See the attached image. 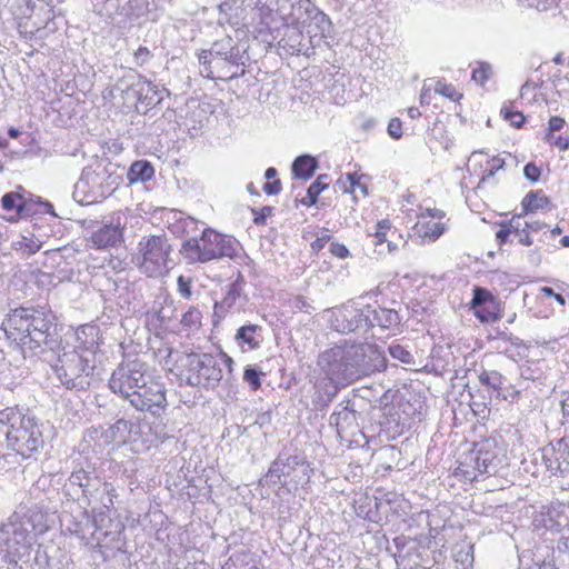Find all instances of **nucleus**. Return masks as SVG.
<instances>
[{"label":"nucleus","instance_id":"obj_35","mask_svg":"<svg viewBox=\"0 0 569 569\" xmlns=\"http://www.w3.org/2000/svg\"><path fill=\"white\" fill-rule=\"evenodd\" d=\"M24 418L27 417L11 408H7L0 411V423L8 427V429H13Z\"/></svg>","mask_w":569,"mask_h":569},{"label":"nucleus","instance_id":"obj_28","mask_svg":"<svg viewBox=\"0 0 569 569\" xmlns=\"http://www.w3.org/2000/svg\"><path fill=\"white\" fill-rule=\"evenodd\" d=\"M141 88L143 90L141 93L139 107L143 106L146 110L161 102L163 99L162 92L169 94L167 89L159 90L154 83L143 78L141 81Z\"/></svg>","mask_w":569,"mask_h":569},{"label":"nucleus","instance_id":"obj_22","mask_svg":"<svg viewBox=\"0 0 569 569\" xmlns=\"http://www.w3.org/2000/svg\"><path fill=\"white\" fill-rule=\"evenodd\" d=\"M306 24L308 27L307 31L310 34L311 40L315 38H319V40L327 38L332 29V23L328 16L320 11L317 7L310 14Z\"/></svg>","mask_w":569,"mask_h":569},{"label":"nucleus","instance_id":"obj_51","mask_svg":"<svg viewBox=\"0 0 569 569\" xmlns=\"http://www.w3.org/2000/svg\"><path fill=\"white\" fill-rule=\"evenodd\" d=\"M503 166H505V160L499 158V157H495L491 160V167L488 170H486V172H485L483 177L481 178L480 182H483L488 178H492L498 170L503 168Z\"/></svg>","mask_w":569,"mask_h":569},{"label":"nucleus","instance_id":"obj_2","mask_svg":"<svg viewBox=\"0 0 569 569\" xmlns=\"http://www.w3.org/2000/svg\"><path fill=\"white\" fill-rule=\"evenodd\" d=\"M9 339L18 342L22 351L36 356L56 353L61 349L54 315L43 308H17L2 323ZM44 360H48L44 357Z\"/></svg>","mask_w":569,"mask_h":569},{"label":"nucleus","instance_id":"obj_11","mask_svg":"<svg viewBox=\"0 0 569 569\" xmlns=\"http://www.w3.org/2000/svg\"><path fill=\"white\" fill-rule=\"evenodd\" d=\"M33 529L30 518L18 515L11 516L0 527V548H3L10 562L17 560L33 542Z\"/></svg>","mask_w":569,"mask_h":569},{"label":"nucleus","instance_id":"obj_63","mask_svg":"<svg viewBox=\"0 0 569 569\" xmlns=\"http://www.w3.org/2000/svg\"><path fill=\"white\" fill-rule=\"evenodd\" d=\"M510 229H506L505 226L501 223L500 229L496 232V239L500 246L507 242L509 236H510Z\"/></svg>","mask_w":569,"mask_h":569},{"label":"nucleus","instance_id":"obj_54","mask_svg":"<svg viewBox=\"0 0 569 569\" xmlns=\"http://www.w3.org/2000/svg\"><path fill=\"white\" fill-rule=\"evenodd\" d=\"M506 229H510V233L516 236L520 231L523 230V227L521 226V217L515 216L512 217L508 222L502 223Z\"/></svg>","mask_w":569,"mask_h":569},{"label":"nucleus","instance_id":"obj_18","mask_svg":"<svg viewBox=\"0 0 569 569\" xmlns=\"http://www.w3.org/2000/svg\"><path fill=\"white\" fill-rule=\"evenodd\" d=\"M20 569H48L50 567V557L41 545H30V547L12 560L11 563L18 565Z\"/></svg>","mask_w":569,"mask_h":569},{"label":"nucleus","instance_id":"obj_30","mask_svg":"<svg viewBox=\"0 0 569 569\" xmlns=\"http://www.w3.org/2000/svg\"><path fill=\"white\" fill-rule=\"evenodd\" d=\"M297 2L292 12L289 13L288 23L306 26L316 6L310 0H299Z\"/></svg>","mask_w":569,"mask_h":569},{"label":"nucleus","instance_id":"obj_62","mask_svg":"<svg viewBox=\"0 0 569 569\" xmlns=\"http://www.w3.org/2000/svg\"><path fill=\"white\" fill-rule=\"evenodd\" d=\"M93 501L99 502L106 509H110L113 506V500L109 495L99 493L98 497L92 498Z\"/></svg>","mask_w":569,"mask_h":569},{"label":"nucleus","instance_id":"obj_55","mask_svg":"<svg viewBox=\"0 0 569 569\" xmlns=\"http://www.w3.org/2000/svg\"><path fill=\"white\" fill-rule=\"evenodd\" d=\"M329 250L333 256L341 259L347 258L349 256V250L347 249V247L339 242H331Z\"/></svg>","mask_w":569,"mask_h":569},{"label":"nucleus","instance_id":"obj_21","mask_svg":"<svg viewBox=\"0 0 569 569\" xmlns=\"http://www.w3.org/2000/svg\"><path fill=\"white\" fill-rule=\"evenodd\" d=\"M370 328L396 329L401 323V317L395 309L370 306Z\"/></svg>","mask_w":569,"mask_h":569},{"label":"nucleus","instance_id":"obj_17","mask_svg":"<svg viewBox=\"0 0 569 569\" xmlns=\"http://www.w3.org/2000/svg\"><path fill=\"white\" fill-rule=\"evenodd\" d=\"M329 426L335 427L338 436L343 432H352L358 427L357 411L350 405V400L339 403L329 418Z\"/></svg>","mask_w":569,"mask_h":569},{"label":"nucleus","instance_id":"obj_38","mask_svg":"<svg viewBox=\"0 0 569 569\" xmlns=\"http://www.w3.org/2000/svg\"><path fill=\"white\" fill-rule=\"evenodd\" d=\"M475 315L481 322H493L501 318L496 310V305H487L476 309Z\"/></svg>","mask_w":569,"mask_h":569},{"label":"nucleus","instance_id":"obj_10","mask_svg":"<svg viewBox=\"0 0 569 569\" xmlns=\"http://www.w3.org/2000/svg\"><path fill=\"white\" fill-rule=\"evenodd\" d=\"M497 443L491 439H485L473 445V448L459 460L455 473L469 481L476 480L482 475H495L498 471L500 459Z\"/></svg>","mask_w":569,"mask_h":569},{"label":"nucleus","instance_id":"obj_15","mask_svg":"<svg viewBox=\"0 0 569 569\" xmlns=\"http://www.w3.org/2000/svg\"><path fill=\"white\" fill-rule=\"evenodd\" d=\"M542 461L552 475L569 473V436L542 448Z\"/></svg>","mask_w":569,"mask_h":569},{"label":"nucleus","instance_id":"obj_31","mask_svg":"<svg viewBox=\"0 0 569 569\" xmlns=\"http://www.w3.org/2000/svg\"><path fill=\"white\" fill-rule=\"evenodd\" d=\"M327 180L328 174L318 176L317 179L309 186L307 196L300 200L301 204L306 207L313 206L318 200V196L329 186Z\"/></svg>","mask_w":569,"mask_h":569},{"label":"nucleus","instance_id":"obj_24","mask_svg":"<svg viewBox=\"0 0 569 569\" xmlns=\"http://www.w3.org/2000/svg\"><path fill=\"white\" fill-rule=\"evenodd\" d=\"M319 167L317 158L311 154L298 156L292 164L291 172L296 179L308 180L310 179Z\"/></svg>","mask_w":569,"mask_h":569},{"label":"nucleus","instance_id":"obj_41","mask_svg":"<svg viewBox=\"0 0 569 569\" xmlns=\"http://www.w3.org/2000/svg\"><path fill=\"white\" fill-rule=\"evenodd\" d=\"M389 355L402 363L411 365L413 363L412 355L400 345H390L388 347Z\"/></svg>","mask_w":569,"mask_h":569},{"label":"nucleus","instance_id":"obj_3","mask_svg":"<svg viewBox=\"0 0 569 569\" xmlns=\"http://www.w3.org/2000/svg\"><path fill=\"white\" fill-rule=\"evenodd\" d=\"M109 388L138 411L159 416L167 406L163 385L148 375L147 363L139 359L118 365L109 379Z\"/></svg>","mask_w":569,"mask_h":569},{"label":"nucleus","instance_id":"obj_1","mask_svg":"<svg viewBox=\"0 0 569 569\" xmlns=\"http://www.w3.org/2000/svg\"><path fill=\"white\" fill-rule=\"evenodd\" d=\"M318 366L331 383L348 386L383 370L387 359L376 345L345 343L321 352Z\"/></svg>","mask_w":569,"mask_h":569},{"label":"nucleus","instance_id":"obj_47","mask_svg":"<svg viewBox=\"0 0 569 569\" xmlns=\"http://www.w3.org/2000/svg\"><path fill=\"white\" fill-rule=\"evenodd\" d=\"M272 210H273V208L270 206H266V207L261 208L260 210L251 209V211L253 213V223L257 226L266 224V219H267V217L271 216Z\"/></svg>","mask_w":569,"mask_h":569},{"label":"nucleus","instance_id":"obj_36","mask_svg":"<svg viewBox=\"0 0 569 569\" xmlns=\"http://www.w3.org/2000/svg\"><path fill=\"white\" fill-rule=\"evenodd\" d=\"M492 67L488 62H479L478 67L472 70L471 79L483 86L492 76Z\"/></svg>","mask_w":569,"mask_h":569},{"label":"nucleus","instance_id":"obj_42","mask_svg":"<svg viewBox=\"0 0 569 569\" xmlns=\"http://www.w3.org/2000/svg\"><path fill=\"white\" fill-rule=\"evenodd\" d=\"M263 375L262 371L256 367L248 366L244 368L243 380L249 383L252 390H258L261 387L260 377Z\"/></svg>","mask_w":569,"mask_h":569},{"label":"nucleus","instance_id":"obj_46","mask_svg":"<svg viewBox=\"0 0 569 569\" xmlns=\"http://www.w3.org/2000/svg\"><path fill=\"white\" fill-rule=\"evenodd\" d=\"M178 291L181 297L189 299L192 296L191 286L192 279L184 276H179L177 279Z\"/></svg>","mask_w":569,"mask_h":569},{"label":"nucleus","instance_id":"obj_34","mask_svg":"<svg viewBox=\"0 0 569 569\" xmlns=\"http://www.w3.org/2000/svg\"><path fill=\"white\" fill-rule=\"evenodd\" d=\"M479 381L482 386L491 388L497 392V396L501 395V389L503 388L505 378L498 371H482L479 375Z\"/></svg>","mask_w":569,"mask_h":569},{"label":"nucleus","instance_id":"obj_14","mask_svg":"<svg viewBox=\"0 0 569 569\" xmlns=\"http://www.w3.org/2000/svg\"><path fill=\"white\" fill-rule=\"evenodd\" d=\"M370 305L363 308L343 306L333 313L332 326L341 333H365L370 328Z\"/></svg>","mask_w":569,"mask_h":569},{"label":"nucleus","instance_id":"obj_56","mask_svg":"<svg viewBox=\"0 0 569 569\" xmlns=\"http://www.w3.org/2000/svg\"><path fill=\"white\" fill-rule=\"evenodd\" d=\"M180 223L183 228V231L187 234H190L192 232H196L198 230V221L193 219L192 217H187L184 219L180 220Z\"/></svg>","mask_w":569,"mask_h":569},{"label":"nucleus","instance_id":"obj_16","mask_svg":"<svg viewBox=\"0 0 569 569\" xmlns=\"http://www.w3.org/2000/svg\"><path fill=\"white\" fill-rule=\"evenodd\" d=\"M123 228L119 221L113 219L103 221L90 237V242L94 249L101 250L114 248L123 242Z\"/></svg>","mask_w":569,"mask_h":569},{"label":"nucleus","instance_id":"obj_49","mask_svg":"<svg viewBox=\"0 0 569 569\" xmlns=\"http://www.w3.org/2000/svg\"><path fill=\"white\" fill-rule=\"evenodd\" d=\"M388 133L391 138L398 140L402 137V123L399 118H392L388 123Z\"/></svg>","mask_w":569,"mask_h":569},{"label":"nucleus","instance_id":"obj_58","mask_svg":"<svg viewBox=\"0 0 569 569\" xmlns=\"http://www.w3.org/2000/svg\"><path fill=\"white\" fill-rule=\"evenodd\" d=\"M301 37H302L301 32L292 30V34L289 36V39L287 40L286 38H282L279 41V46H281L283 48H286L287 46H290L293 49V51L299 52L300 50L299 49H295V46L290 44L289 41L291 40V42H297V41L299 42Z\"/></svg>","mask_w":569,"mask_h":569},{"label":"nucleus","instance_id":"obj_27","mask_svg":"<svg viewBox=\"0 0 569 569\" xmlns=\"http://www.w3.org/2000/svg\"><path fill=\"white\" fill-rule=\"evenodd\" d=\"M286 457L279 455L277 459L271 463L268 472L264 476L266 483L270 485H279L280 487H286L289 485V480L286 472Z\"/></svg>","mask_w":569,"mask_h":569},{"label":"nucleus","instance_id":"obj_53","mask_svg":"<svg viewBox=\"0 0 569 569\" xmlns=\"http://www.w3.org/2000/svg\"><path fill=\"white\" fill-rule=\"evenodd\" d=\"M134 61L138 66H142L144 63H147L149 61V59L151 58V53L149 51V49L147 47H139L136 51H134Z\"/></svg>","mask_w":569,"mask_h":569},{"label":"nucleus","instance_id":"obj_12","mask_svg":"<svg viewBox=\"0 0 569 569\" xmlns=\"http://www.w3.org/2000/svg\"><path fill=\"white\" fill-rule=\"evenodd\" d=\"M102 486V478L93 468L80 467L74 469L62 486L63 497L73 502L92 503V498L98 497Z\"/></svg>","mask_w":569,"mask_h":569},{"label":"nucleus","instance_id":"obj_6","mask_svg":"<svg viewBox=\"0 0 569 569\" xmlns=\"http://www.w3.org/2000/svg\"><path fill=\"white\" fill-rule=\"evenodd\" d=\"M239 247L234 238L212 228H204L199 237L184 239L179 252L187 263H207L223 258L233 259L238 254Z\"/></svg>","mask_w":569,"mask_h":569},{"label":"nucleus","instance_id":"obj_60","mask_svg":"<svg viewBox=\"0 0 569 569\" xmlns=\"http://www.w3.org/2000/svg\"><path fill=\"white\" fill-rule=\"evenodd\" d=\"M520 396V391L513 388H502L501 389V397L505 400L515 401Z\"/></svg>","mask_w":569,"mask_h":569},{"label":"nucleus","instance_id":"obj_19","mask_svg":"<svg viewBox=\"0 0 569 569\" xmlns=\"http://www.w3.org/2000/svg\"><path fill=\"white\" fill-rule=\"evenodd\" d=\"M284 462L287 465L286 472L289 476V483L303 486L310 481L311 468L305 457L299 455L288 456Z\"/></svg>","mask_w":569,"mask_h":569},{"label":"nucleus","instance_id":"obj_39","mask_svg":"<svg viewBox=\"0 0 569 569\" xmlns=\"http://www.w3.org/2000/svg\"><path fill=\"white\" fill-rule=\"evenodd\" d=\"M435 92L450 99L451 101H459L463 97L462 93L456 90L452 84H447L442 81H437Z\"/></svg>","mask_w":569,"mask_h":569},{"label":"nucleus","instance_id":"obj_37","mask_svg":"<svg viewBox=\"0 0 569 569\" xmlns=\"http://www.w3.org/2000/svg\"><path fill=\"white\" fill-rule=\"evenodd\" d=\"M487 305H496L493 297L488 290L476 287L473 290L472 308L476 310Z\"/></svg>","mask_w":569,"mask_h":569},{"label":"nucleus","instance_id":"obj_25","mask_svg":"<svg viewBox=\"0 0 569 569\" xmlns=\"http://www.w3.org/2000/svg\"><path fill=\"white\" fill-rule=\"evenodd\" d=\"M131 422L124 419H118L113 425L109 426L103 432L104 442L124 443L131 431Z\"/></svg>","mask_w":569,"mask_h":569},{"label":"nucleus","instance_id":"obj_7","mask_svg":"<svg viewBox=\"0 0 569 569\" xmlns=\"http://www.w3.org/2000/svg\"><path fill=\"white\" fill-rule=\"evenodd\" d=\"M54 355L58 359L51 367L59 382L68 390L89 389L94 369L89 360L74 348L66 350L61 347Z\"/></svg>","mask_w":569,"mask_h":569},{"label":"nucleus","instance_id":"obj_9","mask_svg":"<svg viewBox=\"0 0 569 569\" xmlns=\"http://www.w3.org/2000/svg\"><path fill=\"white\" fill-rule=\"evenodd\" d=\"M177 362L191 387L216 388L223 377L219 358L211 353H181Z\"/></svg>","mask_w":569,"mask_h":569},{"label":"nucleus","instance_id":"obj_64","mask_svg":"<svg viewBox=\"0 0 569 569\" xmlns=\"http://www.w3.org/2000/svg\"><path fill=\"white\" fill-rule=\"evenodd\" d=\"M329 239H330L329 236L317 238L315 241L311 242L312 251L313 252L321 251L325 248V246H326V243L328 242Z\"/></svg>","mask_w":569,"mask_h":569},{"label":"nucleus","instance_id":"obj_48","mask_svg":"<svg viewBox=\"0 0 569 569\" xmlns=\"http://www.w3.org/2000/svg\"><path fill=\"white\" fill-rule=\"evenodd\" d=\"M154 316L160 321L161 325H167L171 321L173 316V310L171 306H160L154 310Z\"/></svg>","mask_w":569,"mask_h":569},{"label":"nucleus","instance_id":"obj_45","mask_svg":"<svg viewBox=\"0 0 569 569\" xmlns=\"http://www.w3.org/2000/svg\"><path fill=\"white\" fill-rule=\"evenodd\" d=\"M200 320H201V312L196 308H191L187 312L183 313L181 323L184 327H193V326L200 325Z\"/></svg>","mask_w":569,"mask_h":569},{"label":"nucleus","instance_id":"obj_33","mask_svg":"<svg viewBox=\"0 0 569 569\" xmlns=\"http://www.w3.org/2000/svg\"><path fill=\"white\" fill-rule=\"evenodd\" d=\"M1 206L6 211H14L20 216L26 207L23 197L18 192H8L1 198Z\"/></svg>","mask_w":569,"mask_h":569},{"label":"nucleus","instance_id":"obj_50","mask_svg":"<svg viewBox=\"0 0 569 569\" xmlns=\"http://www.w3.org/2000/svg\"><path fill=\"white\" fill-rule=\"evenodd\" d=\"M563 124H565V120L561 117H558V116L551 117L548 122V132L546 133L545 139L549 141L552 137L551 133L553 131L561 130Z\"/></svg>","mask_w":569,"mask_h":569},{"label":"nucleus","instance_id":"obj_61","mask_svg":"<svg viewBox=\"0 0 569 569\" xmlns=\"http://www.w3.org/2000/svg\"><path fill=\"white\" fill-rule=\"evenodd\" d=\"M541 292L547 296L555 298L556 301H558L561 306H565L566 299L562 295L555 292V290L551 287H542Z\"/></svg>","mask_w":569,"mask_h":569},{"label":"nucleus","instance_id":"obj_26","mask_svg":"<svg viewBox=\"0 0 569 569\" xmlns=\"http://www.w3.org/2000/svg\"><path fill=\"white\" fill-rule=\"evenodd\" d=\"M154 176V168L148 160L134 161L127 172L129 183L147 182Z\"/></svg>","mask_w":569,"mask_h":569},{"label":"nucleus","instance_id":"obj_29","mask_svg":"<svg viewBox=\"0 0 569 569\" xmlns=\"http://www.w3.org/2000/svg\"><path fill=\"white\" fill-rule=\"evenodd\" d=\"M551 202L542 190L528 192L521 201V207L526 212L548 209Z\"/></svg>","mask_w":569,"mask_h":569},{"label":"nucleus","instance_id":"obj_13","mask_svg":"<svg viewBox=\"0 0 569 569\" xmlns=\"http://www.w3.org/2000/svg\"><path fill=\"white\" fill-rule=\"evenodd\" d=\"M4 433L8 447L22 458L31 457L43 445L42 432L29 417L22 419L13 429H7Z\"/></svg>","mask_w":569,"mask_h":569},{"label":"nucleus","instance_id":"obj_4","mask_svg":"<svg viewBox=\"0 0 569 569\" xmlns=\"http://www.w3.org/2000/svg\"><path fill=\"white\" fill-rule=\"evenodd\" d=\"M243 53L230 36L216 40L210 49L199 53L201 74L221 81L240 78L246 73Z\"/></svg>","mask_w":569,"mask_h":569},{"label":"nucleus","instance_id":"obj_44","mask_svg":"<svg viewBox=\"0 0 569 569\" xmlns=\"http://www.w3.org/2000/svg\"><path fill=\"white\" fill-rule=\"evenodd\" d=\"M500 113L516 128H520L525 122V116L520 111H511L508 108H502Z\"/></svg>","mask_w":569,"mask_h":569},{"label":"nucleus","instance_id":"obj_8","mask_svg":"<svg viewBox=\"0 0 569 569\" xmlns=\"http://www.w3.org/2000/svg\"><path fill=\"white\" fill-rule=\"evenodd\" d=\"M136 264L146 276L162 277L172 268L170 254L172 246L166 234H152L141 238L138 244Z\"/></svg>","mask_w":569,"mask_h":569},{"label":"nucleus","instance_id":"obj_20","mask_svg":"<svg viewBox=\"0 0 569 569\" xmlns=\"http://www.w3.org/2000/svg\"><path fill=\"white\" fill-rule=\"evenodd\" d=\"M246 280L243 276L238 272L236 280L228 286L226 296L220 302L214 303V317L222 319L227 312L237 305V301L241 298Z\"/></svg>","mask_w":569,"mask_h":569},{"label":"nucleus","instance_id":"obj_57","mask_svg":"<svg viewBox=\"0 0 569 569\" xmlns=\"http://www.w3.org/2000/svg\"><path fill=\"white\" fill-rule=\"evenodd\" d=\"M263 191L268 196L278 194L281 191V181L280 180L267 181L263 184Z\"/></svg>","mask_w":569,"mask_h":569},{"label":"nucleus","instance_id":"obj_32","mask_svg":"<svg viewBox=\"0 0 569 569\" xmlns=\"http://www.w3.org/2000/svg\"><path fill=\"white\" fill-rule=\"evenodd\" d=\"M261 330L258 325H246L240 327L236 333V340L249 346L250 349H257L260 340L256 338V332Z\"/></svg>","mask_w":569,"mask_h":569},{"label":"nucleus","instance_id":"obj_52","mask_svg":"<svg viewBox=\"0 0 569 569\" xmlns=\"http://www.w3.org/2000/svg\"><path fill=\"white\" fill-rule=\"evenodd\" d=\"M523 174L529 181L537 182L540 178L541 170L535 163L529 162L523 168Z\"/></svg>","mask_w":569,"mask_h":569},{"label":"nucleus","instance_id":"obj_5","mask_svg":"<svg viewBox=\"0 0 569 569\" xmlns=\"http://www.w3.org/2000/svg\"><path fill=\"white\" fill-rule=\"evenodd\" d=\"M120 166L107 160H96L83 168L74 186L73 197L82 204L98 203L111 196L122 182Z\"/></svg>","mask_w":569,"mask_h":569},{"label":"nucleus","instance_id":"obj_23","mask_svg":"<svg viewBox=\"0 0 569 569\" xmlns=\"http://www.w3.org/2000/svg\"><path fill=\"white\" fill-rule=\"evenodd\" d=\"M141 81H142V77H140V76L127 77V78H123L120 80V84L116 86L117 89L121 90L123 100L127 103L134 106L138 111H139L141 93L143 90L141 88Z\"/></svg>","mask_w":569,"mask_h":569},{"label":"nucleus","instance_id":"obj_43","mask_svg":"<svg viewBox=\"0 0 569 569\" xmlns=\"http://www.w3.org/2000/svg\"><path fill=\"white\" fill-rule=\"evenodd\" d=\"M365 177V174L358 176L357 172H349L345 176L346 181H343V178H340L338 183L341 184L345 192L352 193L356 189V184H358V180Z\"/></svg>","mask_w":569,"mask_h":569},{"label":"nucleus","instance_id":"obj_59","mask_svg":"<svg viewBox=\"0 0 569 569\" xmlns=\"http://www.w3.org/2000/svg\"><path fill=\"white\" fill-rule=\"evenodd\" d=\"M443 230H445L443 224H441L439 222H435L428 229V231H426V236L430 237L432 240H436L437 238H439L442 234Z\"/></svg>","mask_w":569,"mask_h":569},{"label":"nucleus","instance_id":"obj_40","mask_svg":"<svg viewBox=\"0 0 569 569\" xmlns=\"http://www.w3.org/2000/svg\"><path fill=\"white\" fill-rule=\"evenodd\" d=\"M16 250L21 251L23 254L31 256L41 249V242L33 239L23 238L21 241L14 243Z\"/></svg>","mask_w":569,"mask_h":569}]
</instances>
